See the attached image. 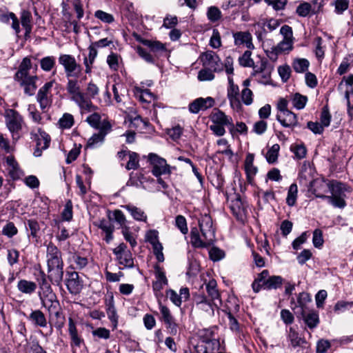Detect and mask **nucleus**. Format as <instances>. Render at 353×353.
I'll return each instance as SVG.
<instances>
[{"label": "nucleus", "mask_w": 353, "mask_h": 353, "mask_svg": "<svg viewBox=\"0 0 353 353\" xmlns=\"http://www.w3.org/2000/svg\"><path fill=\"white\" fill-rule=\"evenodd\" d=\"M65 88L70 99L79 107L81 113L91 112L96 110L92 99L99 94V88L95 83L89 82L85 93L81 90L77 79H69Z\"/></svg>", "instance_id": "nucleus-1"}, {"label": "nucleus", "mask_w": 353, "mask_h": 353, "mask_svg": "<svg viewBox=\"0 0 353 353\" xmlns=\"http://www.w3.org/2000/svg\"><path fill=\"white\" fill-rule=\"evenodd\" d=\"M199 225L201 232L193 228L190 232V242L195 248H208L215 241V230L213 228L212 220L208 214L203 215L199 220Z\"/></svg>", "instance_id": "nucleus-2"}, {"label": "nucleus", "mask_w": 353, "mask_h": 353, "mask_svg": "<svg viewBox=\"0 0 353 353\" xmlns=\"http://www.w3.org/2000/svg\"><path fill=\"white\" fill-rule=\"evenodd\" d=\"M46 261L48 279L52 284L59 285L63 277V261L61 252L52 243H50L47 246Z\"/></svg>", "instance_id": "nucleus-3"}, {"label": "nucleus", "mask_w": 353, "mask_h": 353, "mask_svg": "<svg viewBox=\"0 0 353 353\" xmlns=\"http://www.w3.org/2000/svg\"><path fill=\"white\" fill-rule=\"evenodd\" d=\"M32 68V61L29 57L23 59L16 72L14 79L23 88L24 93L28 96H33L35 94L38 80L37 75H30V70Z\"/></svg>", "instance_id": "nucleus-4"}, {"label": "nucleus", "mask_w": 353, "mask_h": 353, "mask_svg": "<svg viewBox=\"0 0 353 353\" xmlns=\"http://www.w3.org/2000/svg\"><path fill=\"white\" fill-rule=\"evenodd\" d=\"M42 305L46 308L50 315L54 314L58 321L54 325L57 329H61L63 326V316L59 312V303L57 299V296L52 292L46 294H39Z\"/></svg>", "instance_id": "nucleus-5"}, {"label": "nucleus", "mask_w": 353, "mask_h": 353, "mask_svg": "<svg viewBox=\"0 0 353 353\" xmlns=\"http://www.w3.org/2000/svg\"><path fill=\"white\" fill-rule=\"evenodd\" d=\"M4 117L6 127L12 134L13 141L18 140L19 133L21 130L23 123V117L14 109L6 110Z\"/></svg>", "instance_id": "nucleus-6"}, {"label": "nucleus", "mask_w": 353, "mask_h": 353, "mask_svg": "<svg viewBox=\"0 0 353 353\" xmlns=\"http://www.w3.org/2000/svg\"><path fill=\"white\" fill-rule=\"evenodd\" d=\"M58 60L59 64L64 68L68 81L69 79H77L80 77L82 72V67L77 62L72 55L66 54H61Z\"/></svg>", "instance_id": "nucleus-7"}, {"label": "nucleus", "mask_w": 353, "mask_h": 353, "mask_svg": "<svg viewBox=\"0 0 353 353\" xmlns=\"http://www.w3.org/2000/svg\"><path fill=\"white\" fill-rule=\"evenodd\" d=\"M326 185L329 187L331 192V195L327 197V202L335 208H345L346 202L344 199L345 194L343 191V184L341 183H333Z\"/></svg>", "instance_id": "nucleus-8"}, {"label": "nucleus", "mask_w": 353, "mask_h": 353, "mask_svg": "<svg viewBox=\"0 0 353 353\" xmlns=\"http://www.w3.org/2000/svg\"><path fill=\"white\" fill-rule=\"evenodd\" d=\"M55 83L54 80L46 83L39 88L37 94V101L39 104L40 109L43 113L47 112L52 104L51 90Z\"/></svg>", "instance_id": "nucleus-9"}, {"label": "nucleus", "mask_w": 353, "mask_h": 353, "mask_svg": "<svg viewBox=\"0 0 353 353\" xmlns=\"http://www.w3.org/2000/svg\"><path fill=\"white\" fill-rule=\"evenodd\" d=\"M200 58L205 68H209L215 72H221L223 70V63L216 52L207 51L202 53Z\"/></svg>", "instance_id": "nucleus-10"}, {"label": "nucleus", "mask_w": 353, "mask_h": 353, "mask_svg": "<svg viewBox=\"0 0 353 353\" xmlns=\"http://www.w3.org/2000/svg\"><path fill=\"white\" fill-rule=\"evenodd\" d=\"M148 161L152 165V172L155 176L159 177L162 174L170 173V167L163 158L154 153H150Z\"/></svg>", "instance_id": "nucleus-11"}, {"label": "nucleus", "mask_w": 353, "mask_h": 353, "mask_svg": "<svg viewBox=\"0 0 353 353\" xmlns=\"http://www.w3.org/2000/svg\"><path fill=\"white\" fill-rule=\"evenodd\" d=\"M215 104L214 99L211 97L206 98L199 97L194 99L189 104L188 109L191 113L197 114L200 111H205L213 107Z\"/></svg>", "instance_id": "nucleus-12"}, {"label": "nucleus", "mask_w": 353, "mask_h": 353, "mask_svg": "<svg viewBox=\"0 0 353 353\" xmlns=\"http://www.w3.org/2000/svg\"><path fill=\"white\" fill-rule=\"evenodd\" d=\"M5 161L8 174L12 180H17L23 175V171L20 169L18 163L13 156L5 157Z\"/></svg>", "instance_id": "nucleus-13"}, {"label": "nucleus", "mask_w": 353, "mask_h": 353, "mask_svg": "<svg viewBox=\"0 0 353 353\" xmlns=\"http://www.w3.org/2000/svg\"><path fill=\"white\" fill-rule=\"evenodd\" d=\"M68 276L66 285L69 292L73 294L79 293L83 288V283L79 274L77 272H68Z\"/></svg>", "instance_id": "nucleus-14"}, {"label": "nucleus", "mask_w": 353, "mask_h": 353, "mask_svg": "<svg viewBox=\"0 0 353 353\" xmlns=\"http://www.w3.org/2000/svg\"><path fill=\"white\" fill-rule=\"evenodd\" d=\"M196 306L201 310L208 313L210 316H213L214 312V307L211 300H209L204 294H199L194 298Z\"/></svg>", "instance_id": "nucleus-15"}, {"label": "nucleus", "mask_w": 353, "mask_h": 353, "mask_svg": "<svg viewBox=\"0 0 353 353\" xmlns=\"http://www.w3.org/2000/svg\"><path fill=\"white\" fill-rule=\"evenodd\" d=\"M279 21L275 19L259 21L258 23H256L255 26L263 29V32H256L258 39H262V38L265 37V33L268 31L272 32L276 30L279 26Z\"/></svg>", "instance_id": "nucleus-16"}, {"label": "nucleus", "mask_w": 353, "mask_h": 353, "mask_svg": "<svg viewBox=\"0 0 353 353\" xmlns=\"http://www.w3.org/2000/svg\"><path fill=\"white\" fill-rule=\"evenodd\" d=\"M155 281L152 283V288L155 292H160L168 283L163 269L158 265L154 266Z\"/></svg>", "instance_id": "nucleus-17"}, {"label": "nucleus", "mask_w": 353, "mask_h": 353, "mask_svg": "<svg viewBox=\"0 0 353 353\" xmlns=\"http://www.w3.org/2000/svg\"><path fill=\"white\" fill-rule=\"evenodd\" d=\"M312 302L310 295L305 292H301L297 296V302L296 303L294 298L291 299L290 303L292 310L299 308V313L307 310V305Z\"/></svg>", "instance_id": "nucleus-18"}, {"label": "nucleus", "mask_w": 353, "mask_h": 353, "mask_svg": "<svg viewBox=\"0 0 353 353\" xmlns=\"http://www.w3.org/2000/svg\"><path fill=\"white\" fill-rule=\"evenodd\" d=\"M276 119L283 127L291 128L298 125L296 114L290 110L277 114Z\"/></svg>", "instance_id": "nucleus-19"}, {"label": "nucleus", "mask_w": 353, "mask_h": 353, "mask_svg": "<svg viewBox=\"0 0 353 353\" xmlns=\"http://www.w3.org/2000/svg\"><path fill=\"white\" fill-rule=\"evenodd\" d=\"M205 290L208 293V299L212 301L216 307L221 304L220 294L216 289V282L214 279H211L205 285Z\"/></svg>", "instance_id": "nucleus-20"}, {"label": "nucleus", "mask_w": 353, "mask_h": 353, "mask_svg": "<svg viewBox=\"0 0 353 353\" xmlns=\"http://www.w3.org/2000/svg\"><path fill=\"white\" fill-rule=\"evenodd\" d=\"M210 120L213 123L222 124L232 126L231 117H228L223 112L214 109L210 114Z\"/></svg>", "instance_id": "nucleus-21"}, {"label": "nucleus", "mask_w": 353, "mask_h": 353, "mask_svg": "<svg viewBox=\"0 0 353 353\" xmlns=\"http://www.w3.org/2000/svg\"><path fill=\"white\" fill-rule=\"evenodd\" d=\"M300 315L303 318L305 324L310 329L316 327L319 323V314L317 312L306 310L300 312Z\"/></svg>", "instance_id": "nucleus-22"}, {"label": "nucleus", "mask_w": 353, "mask_h": 353, "mask_svg": "<svg viewBox=\"0 0 353 353\" xmlns=\"http://www.w3.org/2000/svg\"><path fill=\"white\" fill-rule=\"evenodd\" d=\"M234 43L236 46L245 45L248 48H254L252 35L248 32H239L234 34Z\"/></svg>", "instance_id": "nucleus-23"}, {"label": "nucleus", "mask_w": 353, "mask_h": 353, "mask_svg": "<svg viewBox=\"0 0 353 353\" xmlns=\"http://www.w3.org/2000/svg\"><path fill=\"white\" fill-rule=\"evenodd\" d=\"M26 229L30 230L29 237L38 241L41 236V228L39 222L35 219H28L25 223Z\"/></svg>", "instance_id": "nucleus-24"}, {"label": "nucleus", "mask_w": 353, "mask_h": 353, "mask_svg": "<svg viewBox=\"0 0 353 353\" xmlns=\"http://www.w3.org/2000/svg\"><path fill=\"white\" fill-rule=\"evenodd\" d=\"M50 142V136L44 132H41L37 139V149L34 152V155L35 157H40L41 154V150L47 149L49 147Z\"/></svg>", "instance_id": "nucleus-25"}, {"label": "nucleus", "mask_w": 353, "mask_h": 353, "mask_svg": "<svg viewBox=\"0 0 353 353\" xmlns=\"http://www.w3.org/2000/svg\"><path fill=\"white\" fill-rule=\"evenodd\" d=\"M254 155L248 154L245 160V170L247 175L248 181L251 183L254 176L257 172V168L254 165Z\"/></svg>", "instance_id": "nucleus-26"}, {"label": "nucleus", "mask_w": 353, "mask_h": 353, "mask_svg": "<svg viewBox=\"0 0 353 353\" xmlns=\"http://www.w3.org/2000/svg\"><path fill=\"white\" fill-rule=\"evenodd\" d=\"M28 319L35 325L44 327L47 325V320L44 314L39 310L32 311Z\"/></svg>", "instance_id": "nucleus-27"}, {"label": "nucleus", "mask_w": 353, "mask_h": 353, "mask_svg": "<svg viewBox=\"0 0 353 353\" xmlns=\"http://www.w3.org/2000/svg\"><path fill=\"white\" fill-rule=\"evenodd\" d=\"M122 207L127 210L136 221L143 222L147 221V215L141 208L132 205H125Z\"/></svg>", "instance_id": "nucleus-28"}, {"label": "nucleus", "mask_w": 353, "mask_h": 353, "mask_svg": "<svg viewBox=\"0 0 353 353\" xmlns=\"http://www.w3.org/2000/svg\"><path fill=\"white\" fill-rule=\"evenodd\" d=\"M71 267L74 270H82L88 264L87 257L81 256L77 253H73L70 258Z\"/></svg>", "instance_id": "nucleus-29"}, {"label": "nucleus", "mask_w": 353, "mask_h": 353, "mask_svg": "<svg viewBox=\"0 0 353 353\" xmlns=\"http://www.w3.org/2000/svg\"><path fill=\"white\" fill-rule=\"evenodd\" d=\"M89 53L88 57L83 59V64L85 65V72L90 74L92 72V64L97 56V50L94 49L93 46H89Z\"/></svg>", "instance_id": "nucleus-30"}, {"label": "nucleus", "mask_w": 353, "mask_h": 353, "mask_svg": "<svg viewBox=\"0 0 353 353\" xmlns=\"http://www.w3.org/2000/svg\"><path fill=\"white\" fill-rule=\"evenodd\" d=\"M135 97L142 103H150L154 99L153 94L148 89L136 87L134 89Z\"/></svg>", "instance_id": "nucleus-31"}, {"label": "nucleus", "mask_w": 353, "mask_h": 353, "mask_svg": "<svg viewBox=\"0 0 353 353\" xmlns=\"http://www.w3.org/2000/svg\"><path fill=\"white\" fill-rule=\"evenodd\" d=\"M313 44L314 46V52L316 57L320 61H321L325 57V50L326 45L321 37H317L314 39Z\"/></svg>", "instance_id": "nucleus-32"}, {"label": "nucleus", "mask_w": 353, "mask_h": 353, "mask_svg": "<svg viewBox=\"0 0 353 353\" xmlns=\"http://www.w3.org/2000/svg\"><path fill=\"white\" fill-rule=\"evenodd\" d=\"M18 290L24 294H31L37 289V284L34 282L21 279L17 284Z\"/></svg>", "instance_id": "nucleus-33"}, {"label": "nucleus", "mask_w": 353, "mask_h": 353, "mask_svg": "<svg viewBox=\"0 0 353 353\" xmlns=\"http://www.w3.org/2000/svg\"><path fill=\"white\" fill-rule=\"evenodd\" d=\"M141 42L154 53H161L166 50L165 45L158 41L142 39Z\"/></svg>", "instance_id": "nucleus-34"}, {"label": "nucleus", "mask_w": 353, "mask_h": 353, "mask_svg": "<svg viewBox=\"0 0 353 353\" xmlns=\"http://www.w3.org/2000/svg\"><path fill=\"white\" fill-rule=\"evenodd\" d=\"M283 279L281 276H272L265 281L264 289L276 290L283 284Z\"/></svg>", "instance_id": "nucleus-35"}, {"label": "nucleus", "mask_w": 353, "mask_h": 353, "mask_svg": "<svg viewBox=\"0 0 353 353\" xmlns=\"http://www.w3.org/2000/svg\"><path fill=\"white\" fill-rule=\"evenodd\" d=\"M37 281L39 284L40 289L42 290L41 294L52 292L50 285L48 282L46 274L41 271L37 276Z\"/></svg>", "instance_id": "nucleus-36"}, {"label": "nucleus", "mask_w": 353, "mask_h": 353, "mask_svg": "<svg viewBox=\"0 0 353 353\" xmlns=\"http://www.w3.org/2000/svg\"><path fill=\"white\" fill-rule=\"evenodd\" d=\"M56 65V59L53 56H47L40 60L41 68L45 72H50Z\"/></svg>", "instance_id": "nucleus-37"}, {"label": "nucleus", "mask_w": 353, "mask_h": 353, "mask_svg": "<svg viewBox=\"0 0 353 353\" xmlns=\"http://www.w3.org/2000/svg\"><path fill=\"white\" fill-rule=\"evenodd\" d=\"M117 260L119 261V263L123 265L124 268H131L134 266V259L130 251L117 256Z\"/></svg>", "instance_id": "nucleus-38"}, {"label": "nucleus", "mask_w": 353, "mask_h": 353, "mask_svg": "<svg viewBox=\"0 0 353 353\" xmlns=\"http://www.w3.org/2000/svg\"><path fill=\"white\" fill-rule=\"evenodd\" d=\"M280 150V145L277 143L274 144L267 152L265 158L269 163H274L276 162L279 152Z\"/></svg>", "instance_id": "nucleus-39"}, {"label": "nucleus", "mask_w": 353, "mask_h": 353, "mask_svg": "<svg viewBox=\"0 0 353 353\" xmlns=\"http://www.w3.org/2000/svg\"><path fill=\"white\" fill-rule=\"evenodd\" d=\"M216 330L217 327L216 326L199 330L198 334L200 338V341H208L214 339V333Z\"/></svg>", "instance_id": "nucleus-40"}, {"label": "nucleus", "mask_w": 353, "mask_h": 353, "mask_svg": "<svg viewBox=\"0 0 353 353\" xmlns=\"http://www.w3.org/2000/svg\"><path fill=\"white\" fill-rule=\"evenodd\" d=\"M298 194V187L296 184L292 183L290 187L286 198V203L289 206H294L296 203Z\"/></svg>", "instance_id": "nucleus-41"}, {"label": "nucleus", "mask_w": 353, "mask_h": 353, "mask_svg": "<svg viewBox=\"0 0 353 353\" xmlns=\"http://www.w3.org/2000/svg\"><path fill=\"white\" fill-rule=\"evenodd\" d=\"M30 117L34 123L37 124L43 123V117L34 104H30L28 107Z\"/></svg>", "instance_id": "nucleus-42"}, {"label": "nucleus", "mask_w": 353, "mask_h": 353, "mask_svg": "<svg viewBox=\"0 0 353 353\" xmlns=\"http://www.w3.org/2000/svg\"><path fill=\"white\" fill-rule=\"evenodd\" d=\"M292 101L295 108L301 110L305 106L307 98L306 96H303L299 93H295L292 96Z\"/></svg>", "instance_id": "nucleus-43"}, {"label": "nucleus", "mask_w": 353, "mask_h": 353, "mask_svg": "<svg viewBox=\"0 0 353 353\" xmlns=\"http://www.w3.org/2000/svg\"><path fill=\"white\" fill-rule=\"evenodd\" d=\"M128 156L129 160L125 166L126 169L130 170H136L139 166V154L134 152H128Z\"/></svg>", "instance_id": "nucleus-44"}, {"label": "nucleus", "mask_w": 353, "mask_h": 353, "mask_svg": "<svg viewBox=\"0 0 353 353\" xmlns=\"http://www.w3.org/2000/svg\"><path fill=\"white\" fill-rule=\"evenodd\" d=\"M31 19L32 14L28 10H23L21 14V22L22 26L25 28L26 33L31 31Z\"/></svg>", "instance_id": "nucleus-45"}, {"label": "nucleus", "mask_w": 353, "mask_h": 353, "mask_svg": "<svg viewBox=\"0 0 353 353\" xmlns=\"http://www.w3.org/2000/svg\"><path fill=\"white\" fill-rule=\"evenodd\" d=\"M59 125L62 129H69L74 124V117L71 114L65 113L59 120Z\"/></svg>", "instance_id": "nucleus-46"}, {"label": "nucleus", "mask_w": 353, "mask_h": 353, "mask_svg": "<svg viewBox=\"0 0 353 353\" xmlns=\"http://www.w3.org/2000/svg\"><path fill=\"white\" fill-rule=\"evenodd\" d=\"M310 63L306 59H296L293 62V68L296 72H304L309 67Z\"/></svg>", "instance_id": "nucleus-47"}, {"label": "nucleus", "mask_w": 353, "mask_h": 353, "mask_svg": "<svg viewBox=\"0 0 353 353\" xmlns=\"http://www.w3.org/2000/svg\"><path fill=\"white\" fill-rule=\"evenodd\" d=\"M259 63H257L256 64H254L253 68V74H261V73L263 72L264 71H266L272 67L268 65L267 61L265 59L260 58Z\"/></svg>", "instance_id": "nucleus-48"}, {"label": "nucleus", "mask_w": 353, "mask_h": 353, "mask_svg": "<svg viewBox=\"0 0 353 353\" xmlns=\"http://www.w3.org/2000/svg\"><path fill=\"white\" fill-rule=\"evenodd\" d=\"M252 52L249 50H246L243 54L239 57V64L243 67H252L254 66V61L251 58Z\"/></svg>", "instance_id": "nucleus-49"}, {"label": "nucleus", "mask_w": 353, "mask_h": 353, "mask_svg": "<svg viewBox=\"0 0 353 353\" xmlns=\"http://www.w3.org/2000/svg\"><path fill=\"white\" fill-rule=\"evenodd\" d=\"M296 12L299 16L302 17H305L310 14H312V8L310 6V3L307 2L301 3L296 8Z\"/></svg>", "instance_id": "nucleus-50"}, {"label": "nucleus", "mask_w": 353, "mask_h": 353, "mask_svg": "<svg viewBox=\"0 0 353 353\" xmlns=\"http://www.w3.org/2000/svg\"><path fill=\"white\" fill-rule=\"evenodd\" d=\"M18 232L17 227L12 222H8L2 229V234L8 238H12Z\"/></svg>", "instance_id": "nucleus-51"}, {"label": "nucleus", "mask_w": 353, "mask_h": 353, "mask_svg": "<svg viewBox=\"0 0 353 353\" xmlns=\"http://www.w3.org/2000/svg\"><path fill=\"white\" fill-rule=\"evenodd\" d=\"M207 16L210 21L215 22L221 18V12L218 8L211 6L208 8Z\"/></svg>", "instance_id": "nucleus-52"}, {"label": "nucleus", "mask_w": 353, "mask_h": 353, "mask_svg": "<svg viewBox=\"0 0 353 353\" xmlns=\"http://www.w3.org/2000/svg\"><path fill=\"white\" fill-rule=\"evenodd\" d=\"M203 342L208 353H215V352L219 349L220 343L218 339H214L208 341H203Z\"/></svg>", "instance_id": "nucleus-53"}, {"label": "nucleus", "mask_w": 353, "mask_h": 353, "mask_svg": "<svg viewBox=\"0 0 353 353\" xmlns=\"http://www.w3.org/2000/svg\"><path fill=\"white\" fill-rule=\"evenodd\" d=\"M288 337L293 347L299 346L301 342H303V340L299 337V334L292 327L289 330Z\"/></svg>", "instance_id": "nucleus-54"}, {"label": "nucleus", "mask_w": 353, "mask_h": 353, "mask_svg": "<svg viewBox=\"0 0 353 353\" xmlns=\"http://www.w3.org/2000/svg\"><path fill=\"white\" fill-rule=\"evenodd\" d=\"M19 252L16 249L8 250L7 259L10 265L13 266L19 262Z\"/></svg>", "instance_id": "nucleus-55"}, {"label": "nucleus", "mask_w": 353, "mask_h": 353, "mask_svg": "<svg viewBox=\"0 0 353 353\" xmlns=\"http://www.w3.org/2000/svg\"><path fill=\"white\" fill-rule=\"evenodd\" d=\"M104 137L99 132L94 134L88 140L87 145L90 148H94L98 144L103 143Z\"/></svg>", "instance_id": "nucleus-56"}, {"label": "nucleus", "mask_w": 353, "mask_h": 353, "mask_svg": "<svg viewBox=\"0 0 353 353\" xmlns=\"http://www.w3.org/2000/svg\"><path fill=\"white\" fill-rule=\"evenodd\" d=\"M213 72V70L207 68L202 69L199 72L198 79L200 81H211L214 78Z\"/></svg>", "instance_id": "nucleus-57"}, {"label": "nucleus", "mask_w": 353, "mask_h": 353, "mask_svg": "<svg viewBox=\"0 0 353 353\" xmlns=\"http://www.w3.org/2000/svg\"><path fill=\"white\" fill-rule=\"evenodd\" d=\"M94 16L104 23H110L114 21V17L111 14L100 10L95 12Z\"/></svg>", "instance_id": "nucleus-58"}, {"label": "nucleus", "mask_w": 353, "mask_h": 353, "mask_svg": "<svg viewBox=\"0 0 353 353\" xmlns=\"http://www.w3.org/2000/svg\"><path fill=\"white\" fill-rule=\"evenodd\" d=\"M231 210L236 214H241L244 210L243 203L239 196L232 201Z\"/></svg>", "instance_id": "nucleus-59"}, {"label": "nucleus", "mask_w": 353, "mask_h": 353, "mask_svg": "<svg viewBox=\"0 0 353 353\" xmlns=\"http://www.w3.org/2000/svg\"><path fill=\"white\" fill-rule=\"evenodd\" d=\"M175 222L176 227L183 234H185L188 231L185 218L182 215H178Z\"/></svg>", "instance_id": "nucleus-60"}, {"label": "nucleus", "mask_w": 353, "mask_h": 353, "mask_svg": "<svg viewBox=\"0 0 353 353\" xmlns=\"http://www.w3.org/2000/svg\"><path fill=\"white\" fill-rule=\"evenodd\" d=\"M62 219L65 221H69L72 219V204L71 201H68L62 212Z\"/></svg>", "instance_id": "nucleus-61"}, {"label": "nucleus", "mask_w": 353, "mask_h": 353, "mask_svg": "<svg viewBox=\"0 0 353 353\" xmlns=\"http://www.w3.org/2000/svg\"><path fill=\"white\" fill-rule=\"evenodd\" d=\"M210 45L213 48H218L221 46V36L219 31L216 29L213 30Z\"/></svg>", "instance_id": "nucleus-62"}, {"label": "nucleus", "mask_w": 353, "mask_h": 353, "mask_svg": "<svg viewBox=\"0 0 353 353\" xmlns=\"http://www.w3.org/2000/svg\"><path fill=\"white\" fill-rule=\"evenodd\" d=\"M166 295L170 301L176 306H180L182 303V299L179 294H178L174 290H168L166 291Z\"/></svg>", "instance_id": "nucleus-63"}, {"label": "nucleus", "mask_w": 353, "mask_h": 353, "mask_svg": "<svg viewBox=\"0 0 353 353\" xmlns=\"http://www.w3.org/2000/svg\"><path fill=\"white\" fill-rule=\"evenodd\" d=\"M209 254L210 259L214 261H219L222 259L225 256L223 251L216 247L210 249L209 251Z\"/></svg>", "instance_id": "nucleus-64"}]
</instances>
